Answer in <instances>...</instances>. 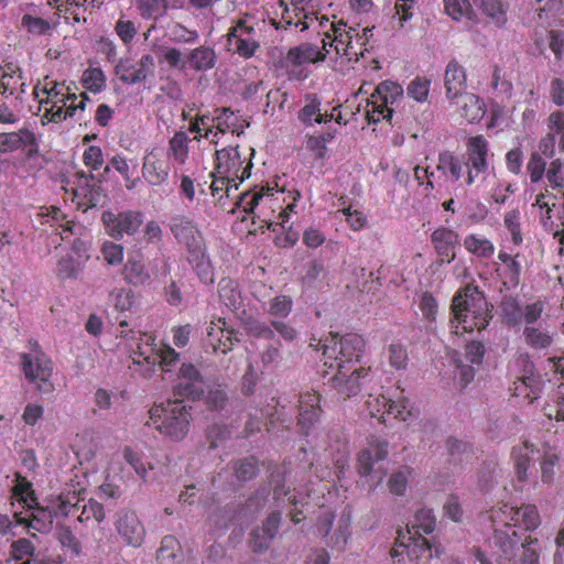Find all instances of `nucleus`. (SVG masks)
I'll return each mask as SVG.
<instances>
[{
	"label": "nucleus",
	"mask_w": 564,
	"mask_h": 564,
	"mask_svg": "<svg viewBox=\"0 0 564 564\" xmlns=\"http://www.w3.org/2000/svg\"><path fill=\"white\" fill-rule=\"evenodd\" d=\"M366 341L361 335L349 333L339 336L329 333L321 341L324 370L322 380L343 399L355 397L368 382L371 368L360 365Z\"/></svg>",
	"instance_id": "f257e3e1"
},
{
	"label": "nucleus",
	"mask_w": 564,
	"mask_h": 564,
	"mask_svg": "<svg viewBox=\"0 0 564 564\" xmlns=\"http://www.w3.org/2000/svg\"><path fill=\"white\" fill-rule=\"evenodd\" d=\"M488 520L494 525V533L488 539V543L497 552L491 553L496 560L503 562H511L516 558V552L521 546V564H539V555L535 549V539L527 538L521 542V538L516 534L514 528L524 529L525 531H533L538 529L539 513L538 508L533 505H521L516 508L509 503H501L497 507H491L488 510Z\"/></svg>",
	"instance_id": "f03ea898"
},
{
	"label": "nucleus",
	"mask_w": 564,
	"mask_h": 564,
	"mask_svg": "<svg viewBox=\"0 0 564 564\" xmlns=\"http://www.w3.org/2000/svg\"><path fill=\"white\" fill-rule=\"evenodd\" d=\"M283 189L276 188V184L257 185L247 193L236 196L237 208L242 213L252 216V221H259V227L275 230V226H282L288 223V214L292 213L295 202L300 197L299 192H294L293 202L283 207L281 202Z\"/></svg>",
	"instance_id": "7ed1b4c3"
},
{
	"label": "nucleus",
	"mask_w": 564,
	"mask_h": 564,
	"mask_svg": "<svg viewBox=\"0 0 564 564\" xmlns=\"http://www.w3.org/2000/svg\"><path fill=\"white\" fill-rule=\"evenodd\" d=\"M33 96L39 102L42 121L55 123L73 117L78 108L84 109L85 99H87L86 94L83 93L82 99L77 102L78 97L69 86L48 76L34 86Z\"/></svg>",
	"instance_id": "20e7f679"
},
{
	"label": "nucleus",
	"mask_w": 564,
	"mask_h": 564,
	"mask_svg": "<svg viewBox=\"0 0 564 564\" xmlns=\"http://www.w3.org/2000/svg\"><path fill=\"white\" fill-rule=\"evenodd\" d=\"M174 240L185 248V260L195 271L196 278L205 284H213L215 272L207 253L204 235L196 224L186 216H175L169 223Z\"/></svg>",
	"instance_id": "39448f33"
},
{
	"label": "nucleus",
	"mask_w": 564,
	"mask_h": 564,
	"mask_svg": "<svg viewBox=\"0 0 564 564\" xmlns=\"http://www.w3.org/2000/svg\"><path fill=\"white\" fill-rule=\"evenodd\" d=\"M452 316L453 333L471 334L488 327L491 311L486 296L478 288L468 284L453 295Z\"/></svg>",
	"instance_id": "423d86ee"
},
{
	"label": "nucleus",
	"mask_w": 564,
	"mask_h": 564,
	"mask_svg": "<svg viewBox=\"0 0 564 564\" xmlns=\"http://www.w3.org/2000/svg\"><path fill=\"white\" fill-rule=\"evenodd\" d=\"M191 411L192 408L178 399L154 404L149 410L147 426L173 442L182 441L191 427Z\"/></svg>",
	"instance_id": "0eeeda50"
},
{
	"label": "nucleus",
	"mask_w": 564,
	"mask_h": 564,
	"mask_svg": "<svg viewBox=\"0 0 564 564\" xmlns=\"http://www.w3.org/2000/svg\"><path fill=\"white\" fill-rule=\"evenodd\" d=\"M25 349L20 354V366L26 382L36 384L37 392L45 394L54 392V384L50 381L54 372L52 359L34 338L26 341Z\"/></svg>",
	"instance_id": "6e6552de"
},
{
	"label": "nucleus",
	"mask_w": 564,
	"mask_h": 564,
	"mask_svg": "<svg viewBox=\"0 0 564 564\" xmlns=\"http://www.w3.org/2000/svg\"><path fill=\"white\" fill-rule=\"evenodd\" d=\"M279 8L281 9L280 20H271V24L276 30L294 28L303 32L315 24L318 26V33L326 30L328 19L324 15L318 18L317 0H291L290 6L280 1Z\"/></svg>",
	"instance_id": "1a4fd4ad"
},
{
	"label": "nucleus",
	"mask_w": 564,
	"mask_h": 564,
	"mask_svg": "<svg viewBox=\"0 0 564 564\" xmlns=\"http://www.w3.org/2000/svg\"><path fill=\"white\" fill-rule=\"evenodd\" d=\"M253 148L249 143H236L215 151V166L209 176H237L239 182L249 177Z\"/></svg>",
	"instance_id": "9d476101"
},
{
	"label": "nucleus",
	"mask_w": 564,
	"mask_h": 564,
	"mask_svg": "<svg viewBox=\"0 0 564 564\" xmlns=\"http://www.w3.org/2000/svg\"><path fill=\"white\" fill-rule=\"evenodd\" d=\"M323 33L328 39L329 47H333L338 57L345 58L348 63H357L371 48L364 45L359 40V28L349 26L344 22H332L329 30Z\"/></svg>",
	"instance_id": "9b49d317"
},
{
	"label": "nucleus",
	"mask_w": 564,
	"mask_h": 564,
	"mask_svg": "<svg viewBox=\"0 0 564 564\" xmlns=\"http://www.w3.org/2000/svg\"><path fill=\"white\" fill-rule=\"evenodd\" d=\"M499 311H501V319L505 325L509 327H519L522 324L531 325L541 317L545 311V303L536 300L531 304L521 306L519 301L513 296H503L499 303Z\"/></svg>",
	"instance_id": "f8f14e48"
},
{
	"label": "nucleus",
	"mask_w": 564,
	"mask_h": 564,
	"mask_svg": "<svg viewBox=\"0 0 564 564\" xmlns=\"http://www.w3.org/2000/svg\"><path fill=\"white\" fill-rule=\"evenodd\" d=\"M322 43V48L311 43H304L288 51L285 63L293 67L288 70L290 78L299 80L307 78L308 74L303 69H297V67L304 64L317 63L325 59L326 55L329 54L328 39L325 34Z\"/></svg>",
	"instance_id": "ddd939ff"
},
{
	"label": "nucleus",
	"mask_w": 564,
	"mask_h": 564,
	"mask_svg": "<svg viewBox=\"0 0 564 564\" xmlns=\"http://www.w3.org/2000/svg\"><path fill=\"white\" fill-rule=\"evenodd\" d=\"M208 121L209 118H199V120L191 124V130L197 132L205 130L203 135L205 138H208L212 133L214 137L220 133L223 137L230 134L231 138H235L240 137L243 129L249 126L245 120L239 119L237 115L227 108H223L220 115L212 119V124H209Z\"/></svg>",
	"instance_id": "4468645a"
},
{
	"label": "nucleus",
	"mask_w": 564,
	"mask_h": 564,
	"mask_svg": "<svg viewBox=\"0 0 564 564\" xmlns=\"http://www.w3.org/2000/svg\"><path fill=\"white\" fill-rule=\"evenodd\" d=\"M231 50L242 58H251L260 47L257 31L247 18L232 21L227 33Z\"/></svg>",
	"instance_id": "2eb2a0df"
},
{
	"label": "nucleus",
	"mask_w": 564,
	"mask_h": 564,
	"mask_svg": "<svg viewBox=\"0 0 564 564\" xmlns=\"http://www.w3.org/2000/svg\"><path fill=\"white\" fill-rule=\"evenodd\" d=\"M58 511L64 517H77L78 522L88 523L104 521V507L94 499H79L76 492L59 496Z\"/></svg>",
	"instance_id": "dca6fc26"
},
{
	"label": "nucleus",
	"mask_w": 564,
	"mask_h": 564,
	"mask_svg": "<svg viewBox=\"0 0 564 564\" xmlns=\"http://www.w3.org/2000/svg\"><path fill=\"white\" fill-rule=\"evenodd\" d=\"M367 413L372 419H377L379 423L384 424L390 417L406 422L412 417V409L406 405V402H393L383 394H368Z\"/></svg>",
	"instance_id": "f3484780"
},
{
	"label": "nucleus",
	"mask_w": 564,
	"mask_h": 564,
	"mask_svg": "<svg viewBox=\"0 0 564 564\" xmlns=\"http://www.w3.org/2000/svg\"><path fill=\"white\" fill-rule=\"evenodd\" d=\"M102 225H105L106 235L111 239L120 240L124 235L132 236L142 224V214L140 212L127 210L115 213L106 210L100 216Z\"/></svg>",
	"instance_id": "a211bd4d"
},
{
	"label": "nucleus",
	"mask_w": 564,
	"mask_h": 564,
	"mask_svg": "<svg viewBox=\"0 0 564 564\" xmlns=\"http://www.w3.org/2000/svg\"><path fill=\"white\" fill-rule=\"evenodd\" d=\"M161 345L155 341V335L151 333H139L135 338V347L132 348V365L139 376L149 379L153 375V362L155 355L159 354Z\"/></svg>",
	"instance_id": "6ab92c4d"
},
{
	"label": "nucleus",
	"mask_w": 564,
	"mask_h": 564,
	"mask_svg": "<svg viewBox=\"0 0 564 564\" xmlns=\"http://www.w3.org/2000/svg\"><path fill=\"white\" fill-rule=\"evenodd\" d=\"M408 553L409 560L416 561V564H422L432 558V547L429 541L423 535H412L410 531L403 533L398 531L395 538V545L390 550V556L395 558L402 553Z\"/></svg>",
	"instance_id": "aec40b11"
},
{
	"label": "nucleus",
	"mask_w": 564,
	"mask_h": 564,
	"mask_svg": "<svg viewBox=\"0 0 564 564\" xmlns=\"http://www.w3.org/2000/svg\"><path fill=\"white\" fill-rule=\"evenodd\" d=\"M73 202L77 203V208L86 213L98 206L101 202V187L95 182L93 174H85L79 171L75 174V187L70 188Z\"/></svg>",
	"instance_id": "412c9836"
},
{
	"label": "nucleus",
	"mask_w": 564,
	"mask_h": 564,
	"mask_svg": "<svg viewBox=\"0 0 564 564\" xmlns=\"http://www.w3.org/2000/svg\"><path fill=\"white\" fill-rule=\"evenodd\" d=\"M174 397L189 399L193 402L204 397V377L192 364H182L178 369V383L173 388Z\"/></svg>",
	"instance_id": "4be33fe9"
},
{
	"label": "nucleus",
	"mask_w": 564,
	"mask_h": 564,
	"mask_svg": "<svg viewBox=\"0 0 564 564\" xmlns=\"http://www.w3.org/2000/svg\"><path fill=\"white\" fill-rule=\"evenodd\" d=\"M240 338L237 330L227 325L224 317H217L207 327L206 344L215 354L226 355L231 351Z\"/></svg>",
	"instance_id": "5701e85b"
},
{
	"label": "nucleus",
	"mask_w": 564,
	"mask_h": 564,
	"mask_svg": "<svg viewBox=\"0 0 564 564\" xmlns=\"http://www.w3.org/2000/svg\"><path fill=\"white\" fill-rule=\"evenodd\" d=\"M143 178L151 186H160L169 176V153L163 148H152L143 159Z\"/></svg>",
	"instance_id": "b1692460"
},
{
	"label": "nucleus",
	"mask_w": 564,
	"mask_h": 564,
	"mask_svg": "<svg viewBox=\"0 0 564 564\" xmlns=\"http://www.w3.org/2000/svg\"><path fill=\"white\" fill-rule=\"evenodd\" d=\"M321 401L322 397L316 391L300 393L299 417L296 420H299L300 432L305 436L311 433L322 416Z\"/></svg>",
	"instance_id": "393cba45"
},
{
	"label": "nucleus",
	"mask_w": 564,
	"mask_h": 564,
	"mask_svg": "<svg viewBox=\"0 0 564 564\" xmlns=\"http://www.w3.org/2000/svg\"><path fill=\"white\" fill-rule=\"evenodd\" d=\"M431 245L435 249L438 263L449 264L456 258V249L459 246L458 232L441 226L431 232Z\"/></svg>",
	"instance_id": "a878e982"
},
{
	"label": "nucleus",
	"mask_w": 564,
	"mask_h": 564,
	"mask_svg": "<svg viewBox=\"0 0 564 564\" xmlns=\"http://www.w3.org/2000/svg\"><path fill=\"white\" fill-rule=\"evenodd\" d=\"M117 534L129 546L138 547L144 540V527L134 511L121 510L116 514Z\"/></svg>",
	"instance_id": "bb28decb"
},
{
	"label": "nucleus",
	"mask_w": 564,
	"mask_h": 564,
	"mask_svg": "<svg viewBox=\"0 0 564 564\" xmlns=\"http://www.w3.org/2000/svg\"><path fill=\"white\" fill-rule=\"evenodd\" d=\"M388 455V443L376 436L368 440V447L357 454V473L361 477H368L373 469V464L384 460Z\"/></svg>",
	"instance_id": "cd10ccee"
},
{
	"label": "nucleus",
	"mask_w": 564,
	"mask_h": 564,
	"mask_svg": "<svg viewBox=\"0 0 564 564\" xmlns=\"http://www.w3.org/2000/svg\"><path fill=\"white\" fill-rule=\"evenodd\" d=\"M446 97L451 100L467 94V75L465 68L455 59L451 61L444 73Z\"/></svg>",
	"instance_id": "c85d7f7f"
},
{
	"label": "nucleus",
	"mask_w": 564,
	"mask_h": 564,
	"mask_svg": "<svg viewBox=\"0 0 564 564\" xmlns=\"http://www.w3.org/2000/svg\"><path fill=\"white\" fill-rule=\"evenodd\" d=\"M542 387L543 380L541 376L532 372V365H527L525 375L520 376V378L514 381L512 395L522 398L527 402L532 403L538 399Z\"/></svg>",
	"instance_id": "c756f323"
},
{
	"label": "nucleus",
	"mask_w": 564,
	"mask_h": 564,
	"mask_svg": "<svg viewBox=\"0 0 564 564\" xmlns=\"http://www.w3.org/2000/svg\"><path fill=\"white\" fill-rule=\"evenodd\" d=\"M122 280L132 286H143L150 283V271L140 253L128 256L127 262L122 265Z\"/></svg>",
	"instance_id": "7c9ffc66"
},
{
	"label": "nucleus",
	"mask_w": 564,
	"mask_h": 564,
	"mask_svg": "<svg viewBox=\"0 0 564 564\" xmlns=\"http://www.w3.org/2000/svg\"><path fill=\"white\" fill-rule=\"evenodd\" d=\"M488 23L503 28L508 22L509 3L506 0H471Z\"/></svg>",
	"instance_id": "2f4dec72"
},
{
	"label": "nucleus",
	"mask_w": 564,
	"mask_h": 564,
	"mask_svg": "<svg viewBox=\"0 0 564 564\" xmlns=\"http://www.w3.org/2000/svg\"><path fill=\"white\" fill-rule=\"evenodd\" d=\"M212 176V183L207 185L209 194L214 196L215 204L220 208H226V199L231 197V192L237 191L238 185L242 181H238L237 176L230 175H209Z\"/></svg>",
	"instance_id": "473e14b6"
},
{
	"label": "nucleus",
	"mask_w": 564,
	"mask_h": 564,
	"mask_svg": "<svg viewBox=\"0 0 564 564\" xmlns=\"http://www.w3.org/2000/svg\"><path fill=\"white\" fill-rule=\"evenodd\" d=\"M553 364V372L556 380L560 381L558 391H556L555 403L547 404L544 408V414L549 420L564 421V358L549 360Z\"/></svg>",
	"instance_id": "72a5a7b5"
},
{
	"label": "nucleus",
	"mask_w": 564,
	"mask_h": 564,
	"mask_svg": "<svg viewBox=\"0 0 564 564\" xmlns=\"http://www.w3.org/2000/svg\"><path fill=\"white\" fill-rule=\"evenodd\" d=\"M463 247L469 256L482 260L490 259L495 252L491 240L476 232L464 236Z\"/></svg>",
	"instance_id": "f704fd0d"
},
{
	"label": "nucleus",
	"mask_w": 564,
	"mask_h": 564,
	"mask_svg": "<svg viewBox=\"0 0 564 564\" xmlns=\"http://www.w3.org/2000/svg\"><path fill=\"white\" fill-rule=\"evenodd\" d=\"M216 61L217 55L215 50L205 45L195 47L186 57L188 68L195 72H206L214 68Z\"/></svg>",
	"instance_id": "c9c22d12"
},
{
	"label": "nucleus",
	"mask_w": 564,
	"mask_h": 564,
	"mask_svg": "<svg viewBox=\"0 0 564 564\" xmlns=\"http://www.w3.org/2000/svg\"><path fill=\"white\" fill-rule=\"evenodd\" d=\"M26 509L31 510V518L20 519L18 522L25 523L26 528L31 530H35L36 532H48L52 527V521H54L55 512L43 508L36 503H32V507H28L23 505Z\"/></svg>",
	"instance_id": "e433bc0d"
},
{
	"label": "nucleus",
	"mask_w": 564,
	"mask_h": 564,
	"mask_svg": "<svg viewBox=\"0 0 564 564\" xmlns=\"http://www.w3.org/2000/svg\"><path fill=\"white\" fill-rule=\"evenodd\" d=\"M441 164L446 166L447 173L452 175L455 182L463 180L464 185H471L480 174H475V170L462 164V160L454 155H441Z\"/></svg>",
	"instance_id": "4c0bfd02"
},
{
	"label": "nucleus",
	"mask_w": 564,
	"mask_h": 564,
	"mask_svg": "<svg viewBox=\"0 0 564 564\" xmlns=\"http://www.w3.org/2000/svg\"><path fill=\"white\" fill-rule=\"evenodd\" d=\"M306 104L299 111V120L305 124H312L313 122H330L334 113H322L321 112V100L316 95L310 94L305 97Z\"/></svg>",
	"instance_id": "58836bf2"
},
{
	"label": "nucleus",
	"mask_w": 564,
	"mask_h": 564,
	"mask_svg": "<svg viewBox=\"0 0 564 564\" xmlns=\"http://www.w3.org/2000/svg\"><path fill=\"white\" fill-rule=\"evenodd\" d=\"M488 143H468L466 149V160L463 165L476 171V175H481L488 170Z\"/></svg>",
	"instance_id": "ea45409f"
},
{
	"label": "nucleus",
	"mask_w": 564,
	"mask_h": 564,
	"mask_svg": "<svg viewBox=\"0 0 564 564\" xmlns=\"http://www.w3.org/2000/svg\"><path fill=\"white\" fill-rule=\"evenodd\" d=\"M25 82L20 70L6 73L2 69L0 76V97L7 99L10 96H15V99H21V95L25 91Z\"/></svg>",
	"instance_id": "a19ab883"
},
{
	"label": "nucleus",
	"mask_w": 564,
	"mask_h": 564,
	"mask_svg": "<svg viewBox=\"0 0 564 564\" xmlns=\"http://www.w3.org/2000/svg\"><path fill=\"white\" fill-rule=\"evenodd\" d=\"M218 300L225 304L226 307L230 308L231 312H236L240 304H242V296H240V290H238V283L231 278H223L218 281Z\"/></svg>",
	"instance_id": "79ce46f5"
},
{
	"label": "nucleus",
	"mask_w": 564,
	"mask_h": 564,
	"mask_svg": "<svg viewBox=\"0 0 564 564\" xmlns=\"http://www.w3.org/2000/svg\"><path fill=\"white\" fill-rule=\"evenodd\" d=\"M135 8L143 20L156 22L167 14L170 2L169 0H135Z\"/></svg>",
	"instance_id": "37998d69"
},
{
	"label": "nucleus",
	"mask_w": 564,
	"mask_h": 564,
	"mask_svg": "<svg viewBox=\"0 0 564 564\" xmlns=\"http://www.w3.org/2000/svg\"><path fill=\"white\" fill-rule=\"evenodd\" d=\"M459 98L462 99V117L470 123L480 121L486 113L484 100L475 94H465Z\"/></svg>",
	"instance_id": "c03bdc74"
},
{
	"label": "nucleus",
	"mask_w": 564,
	"mask_h": 564,
	"mask_svg": "<svg viewBox=\"0 0 564 564\" xmlns=\"http://www.w3.org/2000/svg\"><path fill=\"white\" fill-rule=\"evenodd\" d=\"M533 454V445L527 441L512 448V460H514L516 478L518 481H527V470L530 466V456Z\"/></svg>",
	"instance_id": "a18cd8bd"
},
{
	"label": "nucleus",
	"mask_w": 564,
	"mask_h": 564,
	"mask_svg": "<svg viewBox=\"0 0 564 564\" xmlns=\"http://www.w3.org/2000/svg\"><path fill=\"white\" fill-rule=\"evenodd\" d=\"M436 527V519L430 509L422 508L416 511L414 514V522H412L411 527H408L405 532L411 531V535L413 536H423V534L427 535L434 531Z\"/></svg>",
	"instance_id": "49530a36"
},
{
	"label": "nucleus",
	"mask_w": 564,
	"mask_h": 564,
	"mask_svg": "<svg viewBox=\"0 0 564 564\" xmlns=\"http://www.w3.org/2000/svg\"><path fill=\"white\" fill-rule=\"evenodd\" d=\"M498 260L503 263V279L505 284L516 286L519 284V276H521V264L517 260V254L511 256L508 252L501 250L498 253Z\"/></svg>",
	"instance_id": "de8ad7c7"
},
{
	"label": "nucleus",
	"mask_w": 564,
	"mask_h": 564,
	"mask_svg": "<svg viewBox=\"0 0 564 564\" xmlns=\"http://www.w3.org/2000/svg\"><path fill=\"white\" fill-rule=\"evenodd\" d=\"M181 556L180 542L172 535L163 536L162 545L158 549L156 560L160 564H175Z\"/></svg>",
	"instance_id": "09e8293b"
},
{
	"label": "nucleus",
	"mask_w": 564,
	"mask_h": 564,
	"mask_svg": "<svg viewBox=\"0 0 564 564\" xmlns=\"http://www.w3.org/2000/svg\"><path fill=\"white\" fill-rule=\"evenodd\" d=\"M536 11L539 23L551 25L562 21L564 6L561 0H546L543 7L536 8Z\"/></svg>",
	"instance_id": "8fccbe9b"
},
{
	"label": "nucleus",
	"mask_w": 564,
	"mask_h": 564,
	"mask_svg": "<svg viewBox=\"0 0 564 564\" xmlns=\"http://www.w3.org/2000/svg\"><path fill=\"white\" fill-rule=\"evenodd\" d=\"M12 497L20 501L21 505L32 507V503L37 502L35 494L32 490V484L21 474H15V485L12 487Z\"/></svg>",
	"instance_id": "3c124183"
},
{
	"label": "nucleus",
	"mask_w": 564,
	"mask_h": 564,
	"mask_svg": "<svg viewBox=\"0 0 564 564\" xmlns=\"http://www.w3.org/2000/svg\"><path fill=\"white\" fill-rule=\"evenodd\" d=\"M393 110L389 107L387 101L379 98H372L367 104L366 116L369 122H379L382 119L391 120Z\"/></svg>",
	"instance_id": "603ef678"
},
{
	"label": "nucleus",
	"mask_w": 564,
	"mask_h": 564,
	"mask_svg": "<svg viewBox=\"0 0 564 564\" xmlns=\"http://www.w3.org/2000/svg\"><path fill=\"white\" fill-rule=\"evenodd\" d=\"M106 76L101 68L89 67L84 70L82 84L90 93H100L106 87Z\"/></svg>",
	"instance_id": "864d4df0"
},
{
	"label": "nucleus",
	"mask_w": 564,
	"mask_h": 564,
	"mask_svg": "<svg viewBox=\"0 0 564 564\" xmlns=\"http://www.w3.org/2000/svg\"><path fill=\"white\" fill-rule=\"evenodd\" d=\"M35 555V545L28 538H20L12 543L9 547V556L12 561L32 560Z\"/></svg>",
	"instance_id": "5fc2aeb1"
},
{
	"label": "nucleus",
	"mask_w": 564,
	"mask_h": 564,
	"mask_svg": "<svg viewBox=\"0 0 564 564\" xmlns=\"http://www.w3.org/2000/svg\"><path fill=\"white\" fill-rule=\"evenodd\" d=\"M116 75L124 84H139L144 82L143 70L138 69V65L131 64L129 61H120L116 65Z\"/></svg>",
	"instance_id": "6e6d98bb"
},
{
	"label": "nucleus",
	"mask_w": 564,
	"mask_h": 564,
	"mask_svg": "<svg viewBox=\"0 0 564 564\" xmlns=\"http://www.w3.org/2000/svg\"><path fill=\"white\" fill-rule=\"evenodd\" d=\"M178 361L180 354H177V351L167 344H162V349L156 354V358L152 360V362H154V369L160 367L163 372H172Z\"/></svg>",
	"instance_id": "4d7b16f0"
},
{
	"label": "nucleus",
	"mask_w": 564,
	"mask_h": 564,
	"mask_svg": "<svg viewBox=\"0 0 564 564\" xmlns=\"http://www.w3.org/2000/svg\"><path fill=\"white\" fill-rule=\"evenodd\" d=\"M443 4L445 13L455 21L474 14L469 0H443Z\"/></svg>",
	"instance_id": "13d9d810"
},
{
	"label": "nucleus",
	"mask_w": 564,
	"mask_h": 564,
	"mask_svg": "<svg viewBox=\"0 0 564 564\" xmlns=\"http://www.w3.org/2000/svg\"><path fill=\"white\" fill-rule=\"evenodd\" d=\"M86 2L87 0H66L65 4L57 8V11L63 14L66 22L78 23L82 19L85 20L83 14L86 11Z\"/></svg>",
	"instance_id": "bf43d9fd"
},
{
	"label": "nucleus",
	"mask_w": 564,
	"mask_h": 564,
	"mask_svg": "<svg viewBox=\"0 0 564 564\" xmlns=\"http://www.w3.org/2000/svg\"><path fill=\"white\" fill-rule=\"evenodd\" d=\"M170 40L174 43L194 44L198 41L199 34L180 22L170 25Z\"/></svg>",
	"instance_id": "052dcab7"
},
{
	"label": "nucleus",
	"mask_w": 564,
	"mask_h": 564,
	"mask_svg": "<svg viewBox=\"0 0 564 564\" xmlns=\"http://www.w3.org/2000/svg\"><path fill=\"white\" fill-rule=\"evenodd\" d=\"M402 94L403 89L401 85L386 80L377 86L375 93L372 94V98H379L390 105L393 104L398 97H401Z\"/></svg>",
	"instance_id": "680f3d73"
},
{
	"label": "nucleus",
	"mask_w": 564,
	"mask_h": 564,
	"mask_svg": "<svg viewBox=\"0 0 564 564\" xmlns=\"http://www.w3.org/2000/svg\"><path fill=\"white\" fill-rule=\"evenodd\" d=\"M563 192H560L562 194ZM561 204V195H555L553 193H550L545 191V193H542L536 196V202H534V206L545 212V215L542 216V220H550L552 219V214H554V210L556 207H558Z\"/></svg>",
	"instance_id": "e2e57ef3"
},
{
	"label": "nucleus",
	"mask_w": 564,
	"mask_h": 564,
	"mask_svg": "<svg viewBox=\"0 0 564 564\" xmlns=\"http://www.w3.org/2000/svg\"><path fill=\"white\" fill-rule=\"evenodd\" d=\"M410 475H412V469L409 466H403L401 469L392 473L389 478V484H387L390 494L394 496L403 495L406 490V481Z\"/></svg>",
	"instance_id": "0e129e2a"
},
{
	"label": "nucleus",
	"mask_w": 564,
	"mask_h": 564,
	"mask_svg": "<svg viewBox=\"0 0 564 564\" xmlns=\"http://www.w3.org/2000/svg\"><path fill=\"white\" fill-rule=\"evenodd\" d=\"M21 24L24 29H26L29 33L33 35H45L52 29L47 20L31 14H24L22 17Z\"/></svg>",
	"instance_id": "69168bd1"
},
{
	"label": "nucleus",
	"mask_w": 564,
	"mask_h": 564,
	"mask_svg": "<svg viewBox=\"0 0 564 564\" xmlns=\"http://www.w3.org/2000/svg\"><path fill=\"white\" fill-rule=\"evenodd\" d=\"M523 337H525L527 345L534 349L547 348L550 343H552V338H550L549 334L530 326H527L525 329H523Z\"/></svg>",
	"instance_id": "338daca9"
},
{
	"label": "nucleus",
	"mask_w": 564,
	"mask_h": 564,
	"mask_svg": "<svg viewBox=\"0 0 564 564\" xmlns=\"http://www.w3.org/2000/svg\"><path fill=\"white\" fill-rule=\"evenodd\" d=\"M547 128L546 141H554L556 137L560 138V141H564V112H552L547 118Z\"/></svg>",
	"instance_id": "774afa93"
}]
</instances>
